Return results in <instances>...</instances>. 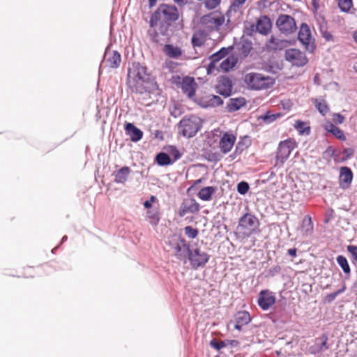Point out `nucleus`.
Instances as JSON below:
<instances>
[{
    "label": "nucleus",
    "instance_id": "obj_11",
    "mask_svg": "<svg viewBox=\"0 0 357 357\" xmlns=\"http://www.w3.org/2000/svg\"><path fill=\"white\" fill-rule=\"evenodd\" d=\"M275 25L278 30L285 34H291L297 29L295 19L290 15L281 14L278 16Z\"/></svg>",
    "mask_w": 357,
    "mask_h": 357
},
{
    "label": "nucleus",
    "instance_id": "obj_46",
    "mask_svg": "<svg viewBox=\"0 0 357 357\" xmlns=\"http://www.w3.org/2000/svg\"><path fill=\"white\" fill-rule=\"evenodd\" d=\"M250 189V184L245 181H241L236 185V191L241 195H245L249 192Z\"/></svg>",
    "mask_w": 357,
    "mask_h": 357
},
{
    "label": "nucleus",
    "instance_id": "obj_20",
    "mask_svg": "<svg viewBox=\"0 0 357 357\" xmlns=\"http://www.w3.org/2000/svg\"><path fill=\"white\" fill-rule=\"evenodd\" d=\"M297 40L304 47L305 50L309 53H314L317 45L315 43V39L311 35V37L308 38V36H305V33H302L301 31H298Z\"/></svg>",
    "mask_w": 357,
    "mask_h": 357
},
{
    "label": "nucleus",
    "instance_id": "obj_1",
    "mask_svg": "<svg viewBox=\"0 0 357 357\" xmlns=\"http://www.w3.org/2000/svg\"><path fill=\"white\" fill-rule=\"evenodd\" d=\"M126 84L132 93L144 94L151 93L159 90L155 77L148 71L145 65L133 61L128 68Z\"/></svg>",
    "mask_w": 357,
    "mask_h": 357
},
{
    "label": "nucleus",
    "instance_id": "obj_34",
    "mask_svg": "<svg viewBox=\"0 0 357 357\" xmlns=\"http://www.w3.org/2000/svg\"><path fill=\"white\" fill-rule=\"evenodd\" d=\"M188 247L191 248L190 244L186 241L185 243L181 244V245H178L177 248L173 249L176 252L175 256L178 260L186 263L189 254V252L188 251Z\"/></svg>",
    "mask_w": 357,
    "mask_h": 357
},
{
    "label": "nucleus",
    "instance_id": "obj_3",
    "mask_svg": "<svg viewBox=\"0 0 357 357\" xmlns=\"http://www.w3.org/2000/svg\"><path fill=\"white\" fill-rule=\"evenodd\" d=\"M202 120L195 114L184 116L178 123V133L184 137L192 138L202 128Z\"/></svg>",
    "mask_w": 357,
    "mask_h": 357
},
{
    "label": "nucleus",
    "instance_id": "obj_63",
    "mask_svg": "<svg viewBox=\"0 0 357 357\" xmlns=\"http://www.w3.org/2000/svg\"><path fill=\"white\" fill-rule=\"evenodd\" d=\"M298 31H301L302 33H305V36H308V38L311 37V29L306 22H302L301 24Z\"/></svg>",
    "mask_w": 357,
    "mask_h": 357
},
{
    "label": "nucleus",
    "instance_id": "obj_57",
    "mask_svg": "<svg viewBox=\"0 0 357 357\" xmlns=\"http://www.w3.org/2000/svg\"><path fill=\"white\" fill-rule=\"evenodd\" d=\"M191 44L193 47H202L204 44V40L197 34H193L191 38Z\"/></svg>",
    "mask_w": 357,
    "mask_h": 357
},
{
    "label": "nucleus",
    "instance_id": "obj_47",
    "mask_svg": "<svg viewBox=\"0 0 357 357\" xmlns=\"http://www.w3.org/2000/svg\"><path fill=\"white\" fill-rule=\"evenodd\" d=\"M262 68L264 71L274 75L277 74L278 70H281V68L279 67L277 63H273L271 62H264Z\"/></svg>",
    "mask_w": 357,
    "mask_h": 357
},
{
    "label": "nucleus",
    "instance_id": "obj_8",
    "mask_svg": "<svg viewBox=\"0 0 357 357\" xmlns=\"http://www.w3.org/2000/svg\"><path fill=\"white\" fill-rule=\"evenodd\" d=\"M188 251L189 254L187 261L190 262L194 270L204 267L209 261L210 255L207 252L202 251L199 248L192 249L188 247Z\"/></svg>",
    "mask_w": 357,
    "mask_h": 357
},
{
    "label": "nucleus",
    "instance_id": "obj_56",
    "mask_svg": "<svg viewBox=\"0 0 357 357\" xmlns=\"http://www.w3.org/2000/svg\"><path fill=\"white\" fill-rule=\"evenodd\" d=\"M213 13H208V14H205L204 15H202L200 18V23L202 24V25H208L209 24H212L213 23Z\"/></svg>",
    "mask_w": 357,
    "mask_h": 357
},
{
    "label": "nucleus",
    "instance_id": "obj_58",
    "mask_svg": "<svg viewBox=\"0 0 357 357\" xmlns=\"http://www.w3.org/2000/svg\"><path fill=\"white\" fill-rule=\"evenodd\" d=\"M264 80L262 84H265L263 89H268L271 88L275 83V79L268 75H264Z\"/></svg>",
    "mask_w": 357,
    "mask_h": 357
},
{
    "label": "nucleus",
    "instance_id": "obj_51",
    "mask_svg": "<svg viewBox=\"0 0 357 357\" xmlns=\"http://www.w3.org/2000/svg\"><path fill=\"white\" fill-rule=\"evenodd\" d=\"M190 100H192L193 102L199 105L201 108L206 109V106H203L204 104H207V96H199L195 95L194 98H192Z\"/></svg>",
    "mask_w": 357,
    "mask_h": 357
},
{
    "label": "nucleus",
    "instance_id": "obj_62",
    "mask_svg": "<svg viewBox=\"0 0 357 357\" xmlns=\"http://www.w3.org/2000/svg\"><path fill=\"white\" fill-rule=\"evenodd\" d=\"M225 15H221L220 16H214L213 23L216 29H220L225 23Z\"/></svg>",
    "mask_w": 357,
    "mask_h": 357
},
{
    "label": "nucleus",
    "instance_id": "obj_41",
    "mask_svg": "<svg viewBox=\"0 0 357 357\" xmlns=\"http://www.w3.org/2000/svg\"><path fill=\"white\" fill-rule=\"evenodd\" d=\"M314 107L317 109V110L322 116H325L330 110L328 105L327 104L326 100L324 99H321V100L315 99L314 100Z\"/></svg>",
    "mask_w": 357,
    "mask_h": 357
},
{
    "label": "nucleus",
    "instance_id": "obj_12",
    "mask_svg": "<svg viewBox=\"0 0 357 357\" xmlns=\"http://www.w3.org/2000/svg\"><path fill=\"white\" fill-rule=\"evenodd\" d=\"M331 347L328 343V334L323 333L320 336L314 339V343L307 348L308 353L313 356H317L327 350Z\"/></svg>",
    "mask_w": 357,
    "mask_h": 357
},
{
    "label": "nucleus",
    "instance_id": "obj_38",
    "mask_svg": "<svg viewBox=\"0 0 357 357\" xmlns=\"http://www.w3.org/2000/svg\"><path fill=\"white\" fill-rule=\"evenodd\" d=\"M294 127L300 135H309L311 132L310 126L307 122L301 119L296 121Z\"/></svg>",
    "mask_w": 357,
    "mask_h": 357
},
{
    "label": "nucleus",
    "instance_id": "obj_55",
    "mask_svg": "<svg viewBox=\"0 0 357 357\" xmlns=\"http://www.w3.org/2000/svg\"><path fill=\"white\" fill-rule=\"evenodd\" d=\"M172 24L162 21L160 24L159 31L160 33L166 37H169V29Z\"/></svg>",
    "mask_w": 357,
    "mask_h": 357
},
{
    "label": "nucleus",
    "instance_id": "obj_49",
    "mask_svg": "<svg viewBox=\"0 0 357 357\" xmlns=\"http://www.w3.org/2000/svg\"><path fill=\"white\" fill-rule=\"evenodd\" d=\"M227 56L225 53V50H222V47L218 50L217 52L213 53L208 56V60H211L215 63L219 62L222 59L227 57Z\"/></svg>",
    "mask_w": 357,
    "mask_h": 357
},
{
    "label": "nucleus",
    "instance_id": "obj_17",
    "mask_svg": "<svg viewBox=\"0 0 357 357\" xmlns=\"http://www.w3.org/2000/svg\"><path fill=\"white\" fill-rule=\"evenodd\" d=\"M354 174L351 169L347 166L340 167L338 183L341 189H348L352 183Z\"/></svg>",
    "mask_w": 357,
    "mask_h": 357
},
{
    "label": "nucleus",
    "instance_id": "obj_31",
    "mask_svg": "<svg viewBox=\"0 0 357 357\" xmlns=\"http://www.w3.org/2000/svg\"><path fill=\"white\" fill-rule=\"evenodd\" d=\"M164 53L169 58L178 59L182 55V50L180 47L171 43L165 44L163 47Z\"/></svg>",
    "mask_w": 357,
    "mask_h": 357
},
{
    "label": "nucleus",
    "instance_id": "obj_39",
    "mask_svg": "<svg viewBox=\"0 0 357 357\" xmlns=\"http://www.w3.org/2000/svg\"><path fill=\"white\" fill-rule=\"evenodd\" d=\"M207 104L203 105V106H206V109L217 107L222 105L224 103L223 99L218 95L209 94L207 95Z\"/></svg>",
    "mask_w": 357,
    "mask_h": 357
},
{
    "label": "nucleus",
    "instance_id": "obj_24",
    "mask_svg": "<svg viewBox=\"0 0 357 357\" xmlns=\"http://www.w3.org/2000/svg\"><path fill=\"white\" fill-rule=\"evenodd\" d=\"M191 204H188L185 201H183L179 207L178 215L181 218L185 216L187 213H196L200 209L199 204L196 201L195 199H190Z\"/></svg>",
    "mask_w": 357,
    "mask_h": 357
},
{
    "label": "nucleus",
    "instance_id": "obj_6",
    "mask_svg": "<svg viewBox=\"0 0 357 357\" xmlns=\"http://www.w3.org/2000/svg\"><path fill=\"white\" fill-rule=\"evenodd\" d=\"M170 82L178 89H181L189 100H191L196 95L198 86L195 78L190 75L181 77L178 75H172Z\"/></svg>",
    "mask_w": 357,
    "mask_h": 357
},
{
    "label": "nucleus",
    "instance_id": "obj_4",
    "mask_svg": "<svg viewBox=\"0 0 357 357\" xmlns=\"http://www.w3.org/2000/svg\"><path fill=\"white\" fill-rule=\"evenodd\" d=\"M183 153L175 145L164 146L162 150L155 156V162L160 167L172 165L180 160Z\"/></svg>",
    "mask_w": 357,
    "mask_h": 357
},
{
    "label": "nucleus",
    "instance_id": "obj_52",
    "mask_svg": "<svg viewBox=\"0 0 357 357\" xmlns=\"http://www.w3.org/2000/svg\"><path fill=\"white\" fill-rule=\"evenodd\" d=\"M204 4L205 8H206L208 10H212L215 9L217 7H218L222 0H204Z\"/></svg>",
    "mask_w": 357,
    "mask_h": 357
},
{
    "label": "nucleus",
    "instance_id": "obj_29",
    "mask_svg": "<svg viewBox=\"0 0 357 357\" xmlns=\"http://www.w3.org/2000/svg\"><path fill=\"white\" fill-rule=\"evenodd\" d=\"M284 42H285V39H278L273 35L268 40L269 44L267 43L266 45V50L268 52L282 50L287 47Z\"/></svg>",
    "mask_w": 357,
    "mask_h": 357
},
{
    "label": "nucleus",
    "instance_id": "obj_22",
    "mask_svg": "<svg viewBox=\"0 0 357 357\" xmlns=\"http://www.w3.org/2000/svg\"><path fill=\"white\" fill-rule=\"evenodd\" d=\"M251 139L248 135L241 137L239 141L236 145L234 151L229 155L230 160H234L238 155H241L245 148L251 145Z\"/></svg>",
    "mask_w": 357,
    "mask_h": 357
},
{
    "label": "nucleus",
    "instance_id": "obj_28",
    "mask_svg": "<svg viewBox=\"0 0 357 357\" xmlns=\"http://www.w3.org/2000/svg\"><path fill=\"white\" fill-rule=\"evenodd\" d=\"M131 169L128 166L121 167L112 174L114 176V182L118 184H124L127 181Z\"/></svg>",
    "mask_w": 357,
    "mask_h": 357
},
{
    "label": "nucleus",
    "instance_id": "obj_33",
    "mask_svg": "<svg viewBox=\"0 0 357 357\" xmlns=\"http://www.w3.org/2000/svg\"><path fill=\"white\" fill-rule=\"evenodd\" d=\"M301 229L303 234L306 236H309L312 234L314 225L310 215H306L304 216L301 225Z\"/></svg>",
    "mask_w": 357,
    "mask_h": 357
},
{
    "label": "nucleus",
    "instance_id": "obj_10",
    "mask_svg": "<svg viewBox=\"0 0 357 357\" xmlns=\"http://www.w3.org/2000/svg\"><path fill=\"white\" fill-rule=\"evenodd\" d=\"M284 59L291 63L293 66L303 67L308 62L306 54L297 48H289L285 50Z\"/></svg>",
    "mask_w": 357,
    "mask_h": 357
},
{
    "label": "nucleus",
    "instance_id": "obj_21",
    "mask_svg": "<svg viewBox=\"0 0 357 357\" xmlns=\"http://www.w3.org/2000/svg\"><path fill=\"white\" fill-rule=\"evenodd\" d=\"M272 308L273 312H271L268 316V318L272 321V322L274 324L278 322L284 323L285 304L282 305L278 303Z\"/></svg>",
    "mask_w": 357,
    "mask_h": 357
},
{
    "label": "nucleus",
    "instance_id": "obj_13",
    "mask_svg": "<svg viewBox=\"0 0 357 357\" xmlns=\"http://www.w3.org/2000/svg\"><path fill=\"white\" fill-rule=\"evenodd\" d=\"M276 297L273 292L269 289H262L257 297V304L264 311L271 309L276 303Z\"/></svg>",
    "mask_w": 357,
    "mask_h": 357
},
{
    "label": "nucleus",
    "instance_id": "obj_15",
    "mask_svg": "<svg viewBox=\"0 0 357 357\" xmlns=\"http://www.w3.org/2000/svg\"><path fill=\"white\" fill-rule=\"evenodd\" d=\"M264 75L258 73H250L245 75L244 82L247 85L248 89L255 91L263 90L265 86L263 83Z\"/></svg>",
    "mask_w": 357,
    "mask_h": 357
},
{
    "label": "nucleus",
    "instance_id": "obj_14",
    "mask_svg": "<svg viewBox=\"0 0 357 357\" xmlns=\"http://www.w3.org/2000/svg\"><path fill=\"white\" fill-rule=\"evenodd\" d=\"M218 81L220 83L222 89L219 85H215V90L216 93L225 98L231 96L234 85L232 79L227 75H222L218 77Z\"/></svg>",
    "mask_w": 357,
    "mask_h": 357
},
{
    "label": "nucleus",
    "instance_id": "obj_50",
    "mask_svg": "<svg viewBox=\"0 0 357 357\" xmlns=\"http://www.w3.org/2000/svg\"><path fill=\"white\" fill-rule=\"evenodd\" d=\"M184 232L188 238L194 239L198 236L199 231L197 228L189 225L184 227Z\"/></svg>",
    "mask_w": 357,
    "mask_h": 357
},
{
    "label": "nucleus",
    "instance_id": "obj_2",
    "mask_svg": "<svg viewBox=\"0 0 357 357\" xmlns=\"http://www.w3.org/2000/svg\"><path fill=\"white\" fill-rule=\"evenodd\" d=\"M162 16L163 22L172 24L178 20L180 13L175 5L160 3L158 8L152 13L149 20V26L151 28L156 26Z\"/></svg>",
    "mask_w": 357,
    "mask_h": 357
},
{
    "label": "nucleus",
    "instance_id": "obj_43",
    "mask_svg": "<svg viewBox=\"0 0 357 357\" xmlns=\"http://www.w3.org/2000/svg\"><path fill=\"white\" fill-rule=\"evenodd\" d=\"M346 289H347V287H346L345 283L344 282L341 288H340L339 289L336 290L334 292L326 294L323 299L324 303H331L332 302L334 301V300L336 298V297L338 295L344 292Z\"/></svg>",
    "mask_w": 357,
    "mask_h": 357
},
{
    "label": "nucleus",
    "instance_id": "obj_18",
    "mask_svg": "<svg viewBox=\"0 0 357 357\" xmlns=\"http://www.w3.org/2000/svg\"><path fill=\"white\" fill-rule=\"evenodd\" d=\"M124 130L126 135L129 136L130 141L134 143L139 142L143 138V131L137 128L134 123L126 122Z\"/></svg>",
    "mask_w": 357,
    "mask_h": 357
},
{
    "label": "nucleus",
    "instance_id": "obj_53",
    "mask_svg": "<svg viewBox=\"0 0 357 357\" xmlns=\"http://www.w3.org/2000/svg\"><path fill=\"white\" fill-rule=\"evenodd\" d=\"M205 158L209 162H217L221 160L222 155L217 152L209 151L205 153Z\"/></svg>",
    "mask_w": 357,
    "mask_h": 357
},
{
    "label": "nucleus",
    "instance_id": "obj_23",
    "mask_svg": "<svg viewBox=\"0 0 357 357\" xmlns=\"http://www.w3.org/2000/svg\"><path fill=\"white\" fill-rule=\"evenodd\" d=\"M246 104L247 100L244 97L231 98L227 103L226 110L229 113L235 112L245 107Z\"/></svg>",
    "mask_w": 357,
    "mask_h": 357
},
{
    "label": "nucleus",
    "instance_id": "obj_7",
    "mask_svg": "<svg viewBox=\"0 0 357 357\" xmlns=\"http://www.w3.org/2000/svg\"><path fill=\"white\" fill-rule=\"evenodd\" d=\"M236 140V137L231 131L224 132L222 136L213 133L211 137H208V143L210 146L216 144L218 141L220 151L224 154H227L231 150Z\"/></svg>",
    "mask_w": 357,
    "mask_h": 357
},
{
    "label": "nucleus",
    "instance_id": "obj_27",
    "mask_svg": "<svg viewBox=\"0 0 357 357\" xmlns=\"http://www.w3.org/2000/svg\"><path fill=\"white\" fill-rule=\"evenodd\" d=\"M238 344L239 342L236 340H224L218 342L215 338H212L209 342L210 347L218 351H220L222 349L228 346H229L231 348H234L238 347Z\"/></svg>",
    "mask_w": 357,
    "mask_h": 357
},
{
    "label": "nucleus",
    "instance_id": "obj_5",
    "mask_svg": "<svg viewBox=\"0 0 357 357\" xmlns=\"http://www.w3.org/2000/svg\"><path fill=\"white\" fill-rule=\"evenodd\" d=\"M259 222L253 214L245 213L238 220L236 230L244 238L250 237L259 231Z\"/></svg>",
    "mask_w": 357,
    "mask_h": 357
},
{
    "label": "nucleus",
    "instance_id": "obj_40",
    "mask_svg": "<svg viewBox=\"0 0 357 357\" xmlns=\"http://www.w3.org/2000/svg\"><path fill=\"white\" fill-rule=\"evenodd\" d=\"M185 242L186 240L181 234L174 233L169 237L168 245L172 249H174Z\"/></svg>",
    "mask_w": 357,
    "mask_h": 357
},
{
    "label": "nucleus",
    "instance_id": "obj_60",
    "mask_svg": "<svg viewBox=\"0 0 357 357\" xmlns=\"http://www.w3.org/2000/svg\"><path fill=\"white\" fill-rule=\"evenodd\" d=\"M204 180H205V178L204 177H202V178H198L197 180H195L193 181L192 184L190 187L188 188L187 191H186L187 195L188 196H190L192 195V192L195 190L196 187L198 185L202 183Z\"/></svg>",
    "mask_w": 357,
    "mask_h": 357
},
{
    "label": "nucleus",
    "instance_id": "obj_37",
    "mask_svg": "<svg viewBox=\"0 0 357 357\" xmlns=\"http://www.w3.org/2000/svg\"><path fill=\"white\" fill-rule=\"evenodd\" d=\"M146 219L153 227L158 226L160 220L159 209L153 208L147 210L146 212Z\"/></svg>",
    "mask_w": 357,
    "mask_h": 357
},
{
    "label": "nucleus",
    "instance_id": "obj_59",
    "mask_svg": "<svg viewBox=\"0 0 357 357\" xmlns=\"http://www.w3.org/2000/svg\"><path fill=\"white\" fill-rule=\"evenodd\" d=\"M158 201V198L155 195H151L149 197V199H146L144 202L143 206L144 208L147 210L153 209V203L156 202Z\"/></svg>",
    "mask_w": 357,
    "mask_h": 357
},
{
    "label": "nucleus",
    "instance_id": "obj_19",
    "mask_svg": "<svg viewBox=\"0 0 357 357\" xmlns=\"http://www.w3.org/2000/svg\"><path fill=\"white\" fill-rule=\"evenodd\" d=\"M256 26L257 33L262 36L268 35L273 27V22L271 18L266 15H261L256 20Z\"/></svg>",
    "mask_w": 357,
    "mask_h": 357
},
{
    "label": "nucleus",
    "instance_id": "obj_16",
    "mask_svg": "<svg viewBox=\"0 0 357 357\" xmlns=\"http://www.w3.org/2000/svg\"><path fill=\"white\" fill-rule=\"evenodd\" d=\"M251 321L250 314L246 310H241L234 314V319L230 320L229 324H234V329L241 331L243 327L248 325Z\"/></svg>",
    "mask_w": 357,
    "mask_h": 357
},
{
    "label": "nucleus",
    "instance_id": "obj_35",
    "mask_svg": "<svg viewBox=\"0 0 357 357\" xmlns=\"http://www.w3.org/2000/svg\"><path fill=\"white\" fill-rule=\"evenodd\" d=\"M336 261L345 275V280L350 278L351 268L345 256L340 255L336 257Z\"/></svg>",
    "mask_w": 357,
    "mask_h": 357
},
{
    "label": "nucleus",
    "instance_id": "obj_44",
    "mask_svg": "<svg viewBox=\"0 0 357 357\" xmlns=\"http://www.w3.org/2000/svg\"><path fill=\"white\" fill-rule=\"evenodd\" d=\"M238 49L241 52V54L244 58H246L249 55L252 49V41L250 40L249 39H243L241 45V47H238Z\"/></svg>",
    "mask_w": 357,
    "mask_h": 357
},
{
    "label": "nucleus",
    "instance_id": "obj_32",
    "mask_svg": "<svg viewBox=\"0 0 357 357\" xmlns=\"http://www.w3.org/2000/svg\"><path fill=\"white\" fill-rule=\"evenodd\" d=\"M282 116V112L273 113L271 110H267L258 117V120L261 121L264 124H271Z\"/></svg>",
    "mask_w": 357,
    "mask_h": 357
},
{
    "label": "nucleus",
    "instance_id": "obj_30",
    "mask_svg": "<svg viewBox=\"0 0 357 357\" xmlns=\"http://www.w3.org/2000/svg\"><path fill=\"white\" fill-rule=\"evenodd\" d=\"M218 191L217 186L202 187L197 193V197L202 201L208 202L213 199V195Z\"/></svg>",
    "mask_w": 357,
    "mask_h": 357
},
{
    "label": "nucleus",
    "instance_id": "obj_64",
    "mask_svg": "<svg viewBox=\"0 0 357 357\" xmlns=\"http://www.w3.org/2000/svg\"><path fill=\"white\" fill-rule=\"evenodd\" d=\"M332 120L336 124H342L345 120V116L339 112L334 113Z\"/></svg>",
    "mask_w": 357,
    "mask_h": 357
},
{
    "label": "nucleus",
    "instance_id": "obj_42",
    "mask_svg": "<svg viewBox=\"0 0 357 357\" xmlns=\"http://www.w3.org/2000/svg\"><path fill=\"white\" fill-rule=\"evenodd\" d=\"M121 61V54L117 50H114L112 52V56H110L107 59V62L109 63V66L112 68H119Z\"/></svg>",
    "mask_w": 357,
    "mask_h": 357
},
{
    "label": "nucleus",
    "instance_id": "obj_26",
    "mask_svg": "<svg viewBox=\"0 0 357 357\" xmlns=\"http://www.w3.org/2000/svg\"><path fill=\"white\" fill-rule=\"evenodd\" d=\"M238 58L234 54L227 56L219 65V69L225 73H229L237 64Z\"/></svg>",
    "mask_w": 357,
    "mask_h": 357
},
{
    "label": "nucleus",
    "instance_id": "obj_25",
    "mask_svg": "<svg viewBox=\"0 0 357 357\" xmlns=\"http://www.w3.org/2000/svg\"><path fill=\"white\" fill-rule=\"evenodd\" d=\"M323 128L327 132L331 133L335 138L342 142L347 139L343 130L331 121H327L326 123L323 125Z\"/></svg>",
    "mask_w": 357,
    "mask_h": 357
},
{
    "label": "nucleus",
    "instance_id": "obj_54",
    "mask_svg": "<svg viewBox=\"0 0 357 357\" xmlns=\"http://www.w3.org/2000/svg\"><path fill=\"white\" fill-rule=\"evenodd\" d=\"M255 32H257L256 24L249 22L248 26L246 24L244 26L243 35L252 37Z\"/></svg>",
    "mask_w": 357,
    "mask_h": 357
},
{
    "label": "nucleus",
    "instance_id": "obj_61",
    "mask_svg": "<svg viewBox=\"0 0 357 357\" xmlns=\"http://www.w3.org/2000/svg\"><path fill=\"white\" fill-rule=\"evenodd\" d=\"M170 114L174 118L181 116L183 114L181 105L178 103H174L172 108L170 109Z\"/></svg>",
    "mask_w": 357,
    "mask_h": 357
},
{
    "label": "nucleus",
    "instance_id": "obj_36",
    "mask_svg": "<svg viewBox=\"0 0 357 357\" xmlns=\"http://www.w3.org/2000/svg\"><path fill=\"white\" fill-rule=\"evenodd\" d=\"M354 153L353 148H344L341 152L336 153L334 157V161L337 163H342L351 158Z\"/></svg>",
    "mask_w": 357,
    "mask_h": 357
},
{
    "label": "nucleus",
    "instance_id": "obj_45",
    "mask_svg": "<svg viewBox=\"0 0 357 357\" xmlns=\"http://www.w3.org/2000/svg\"><path fill=\"white\" fill-rule=\"evenodd\" d=\"M337 6L341 12L348 13L353 7L352 0H337Z\"/></svg>",
    "mask_w": 357,
    "mask_h": 357
},
{
    "label": "nucleus",
    "instance_id": "obj_9",
    "mask_svg": "<svg viewBox=\"0 0 357 357\" xmlns=\"http://www.w3.org/2000/svg\"><path fill=\"white\" fill-rule=\"evenodd\" d=\"M297 146L298 144L294 138L289 137L280 141L276 151V161L283 164L288 159L291 151Z\"/></svg>",
    "mask_w": 357,
    "mask_h": 357
},
{
    "label": "nucleus",
    "instance_id": "obj_48",
    "mask_svg": "<svg viewBox=\"0 0 357 357\" xmlns=\"http://www.w3.org/2000/svg\"><path fill=\"white\" fill-rule=\"evenodd\" d=\"M347 251L350 255V259L352 264H357V245H349L347 246Z\"/></svg>",
    "mask_w": 357,
    "mask_h": 357
}]
</instances>
